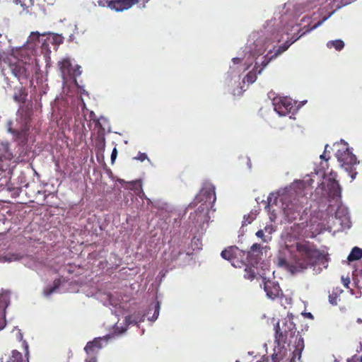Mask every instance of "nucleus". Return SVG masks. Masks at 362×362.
I'll return each instance as SVG.
<instances>
[{
    "label": "nucleus",
    "mask_w": 362,
    "mask_h": 362,
    "mask_svg": "<svg viewBox=\"0 0 362 362\" xmlns=\"http://www.w3.org/2000/svg\"><path fill=\"white\" fill-rule=\"evenodd\" d=\"M329 257L323 251H320L309 242L297 243L296 252L289 262L284 258L279 259V265L285 268L291 274L301 272L315 265L327 267Z\"/></svg>",
    "instance_id": "1"
},
{
    "label": "nucleus",
    "mask_w": 362,
    "mask_h": 362,
    "mask_svg": "<svg viewBox=\"0 0 362 362\" xmlns=\"http://www.w3.org/2000/svg\"><path fill=\"white\" fill-rule=\"evenodd\" d=\"M28 58L20 59L14 54L4 53L0 55V68L2 71L8 69L18 80L28 79L34 71V66Z\"/></svg>",
    "instance_id": "2"
},
{
    "label": "nucleus",
    "mask_w": 362,
    "mask_h": 362,
    "mask_svg": "<svg viewBox=\"0 0 362 362\" xmlns=\"http://www.w3.org/2000/svg\"><path fill=\"white\" fill-rule=\"evenodd\" d=\"M216 199L215 187L212 184L206 182L204 184L199 194L196 196L194 202L189 205V207H194L199 202L213 206Z\"/></svg>",
    "instance_id": "3"
},
{
    "label": "nucleus",
    "mask_w": 362,
    "mask_h": 362,
    "mask_svg": "<svg viewBox=\"0 0 362 362\" xmlns=\"http://www.w3.org/2000/svg\"><path fill=\"white\" fill-rule=\"evenodd\" d=\"M221 257L228 261L235 267H240V264H243V262L238 260V257H243L245 256V252L240 250L236 246H230L221 252Z\"/></svg>",
    "instance_id": "4"
},
{
    "label": "nucleus",
    "mask_w": 362,
    "mask_h": 362,
    "mask_svg": "<svg viewBox=\"0 0 362 362\" xmlns=\"http://www.w3.org/2000/svg\"><path fill=\"white\" fill-rule=\"evenodd\" d=\"M263 247L260 244H253L247 253L248 264L252 267H257L263 261Z\"/></svg>",
    "instance_id": "5"
},
{
    "label": "nucleus",
    "mask_w": 362,
    "mask_h": 362,
    "mask_svg": "<svg viewBox=\"0 0 362 362\" xmlns=\"http://www.w3.org/2000/svg\"><path fill=\"white\" fill-rule=\"evenodd\" d=\"M338 161L346 170H351V167L357 163V158L348 148L344 151L339 150L337 153Z\"/></svg>",
    "instance_id": "6"
},
{
    "label": "nucleus",
    "mask_w": 362,
    "mask_h": 362,
    "mask_svg": "<svg viewBox=\"0 0 362 362\" xmlns=\"http://www.w3.org/2000/svg\"><path fill=\"white\" fill-rule=\"evenodd\" d=\"M337 173L330 172V177L327 180V194L329 198L334 199L341 197V189L336 180Z\"/></svg>",
    "instance_id": "7"
},
{
    "label": "nucleus",
    "mask_w": 362,
    "mask_h": 362,
    "mask_svg": "<svg viewBox=\"0 0 362 362\" xmlns=\"http://www.w3.org/2000/svg\"><path fill=\"white\" fill-rule=\"evenodd\" d=\"M291 44L292 42H286L283 45L278 47L277 49L274 48L272 50H269L264 57V60L261 64L262 67L258 71V74H261L264 68H265L272 59H275L279 54L287 50Z\"/></svg>",
    "instance_id": "8"
},
{
    "label": "nucleus",
    "mask_w": 362,
    "mask_h": 362,
    "mask_svg": "<svg viewBox=\"0 0 362 362\" xmlns=\"http://www.w3.org/2000/svg\"><path fill=\"white\" fill-rule=\"evenodd\" d=\"M149 0H111L108 2V6L116 11H123L132 8L139 3H147Z\"/></svg>",
    "instance_id": "9"
},
{
    "label": "nucleus",
    "mask_w": 362,
    "mask_h": 362,
    "mask_svg": "<svg viewBox=\"0 0 362 362\" xmlns=\"http://www.w3.org/2000/svg\"><path fill=\"white\" fill-rule=\"evenodd\" d=\"M263 281L264 290L269 298L274 300L282 295V291L277 282L266 280L265 279H264Z\"/></svg>",
    "instance_id": "10"
},
{
    "label": "nucleus",
    "mask_w": 362,
    "mask_h": 362,
    "mask_svg": "<svg viewBox=\"0 0 362 362\" xmlns=\"http://www.w3.org/2000/svg\"><path fill=\"white\" fill-rule=\"evenodd\" d=\"M109 338V336L98 337L94 339L92 341L88 342L84 348L85 351L87 354L90 355V356H95V354L103 347L102 342L105 341L107 343Z\"/></svg>",
    "instance_id": "11"
},
{
    "label": "nucleus",
    "mask_w": 362,
    "mask_h": 362,
    "mask_svg": "<svg viewBox=\"0 0 362 362\" xmlns=\"http://www.w3.org/2000/svg\"><path fill=\"white\" fill-rule=\"evenodd\" d=\"M274 110L281 116H285L288 114L293 108L291 102L284 98L279 99V101H274Z\"/></svg>",
    "instance_id": "12"
},
{
    "label": "nucleus",
    "mask_w": 362,
    "mask_h": 362,
    "mask_svg": "<svg viewBox=\"0 0 362 362\" xmlns=\"http://www.w3.org/2000/svg\"><path fill=\"white\" fill-rule=\"evenodd\" d=\"M59 66L63 78L80 76V72L78 74L75 72L76 70H74L72 64L69 59H64L62 61L59 62Z\"/></svg>",
    "instance_id": "13"
},
{
    "label": "nucleus",
    "mask_w": 362,
    "mask_h": 362,
    "mask_svg": "<svg viewBox=\"0 0 362 362\" xmlns=\"http://www.w3.org/2000/svg\"><path fill=\"white\" fill-rule=\"evenodd\" d=\"M288 332L287 330L281 331L279 324L278 323L276 327L275 339L278 344L286 343Z\"/></svg>",
    "instance_id": "14"
},
{
    "label": "nucleus",
    "mask_w": 362,
    "mask_h": 362,
    "mask_svg": "<svg viewBox=\"0 0 362 362\" xmlns=\"http://www.w3.org/2000/svg\"><path fill=\"white\" fill-rule=\"evenodd\" d=\"M362 258V249L358 247H354L352 248L350 254L347 257V260L349 262L359 260Z\"/></svg>",
    "instance_id": "15"
},
{
    "label": "nucleus",
    "mask_w": 362,
    "mask_h": 362,
    "mask_svg": "<svg viewBox=\"0 0 362 362\" xmlns=\"http://www.w3.org/2000/svg\"><path fill=\"white\" fill-rule=\"evenodd\" d=\"M7 362H28V358H27L26 360H24L21 352L17 350H13Z\"/></svg>",
    "instance_id": "16"
},
{
    "label": "nucleus",
    "mask_w": 362,
    "mask_h": 362,
    "mask_svg": "<svg viewBox=\"0 0 362 362\" xmlns=\"http://www.w3.org/2000/svg\"><path fill=\"white\" fill-rule=\"evenodd\" d=\"M22 258V256L17 253H8L4 256H0V262H11L18 261Z\"/></svg>",
    "instance_id": "17"
},
{
    "label": "nucleus",
    "mask_w": 362,
    "mask_h": 362,
    "mask_svg": "<svg viewBox=\"0 0 362 362\" xmlns=\"http://www.w3.org/2000/svg\"><path fill=\"white\" fill-rule=\"evenodd\" d=\"M200 215H201L200 213L194 211V213H191L189 214V218L190 220H192V222H194V223L201 224L206 221L207 216H206V215L200 216Z\"/></svg>",
    "instance_id": "18"
},
{
    "label": "nucleus",
    "mask_w": 362,
    "mask_h": 362,
    "mask_svg": "<svg viewBox=\"0 0 362 362\" xmlns=\"http://www.w3.org/2000/svg\"><path fill=\"white\" fill-rule=\"evenodd\" d=\"M327 47L329 49L334 47L337 51H341L344 47V42L341 40H335L327 42Z\"/></svg>",
    "instance_id": "19"
},
{
    "label": "nucleus",
    "mask_w": 362,
    "mask_h": 362,
    "mask_svg": "<svg viewBox=\"0 0 362 362\" xmlns=\"http://www.w3.org/2000/svg\"><path fill=\"white\" fill-rule=\"evenodd\" d=\"M9 303V295L7 293L0 295V312L5 313L6 308Z\"/></svg>",
    "instance_id": "20"
},
{
    "label": "nucleus",
    "mask_w": 362,
    "mask_h": 362,
    "mask_svg": "<svg viewBox=\"0 0 362 362\" xmlns=\"http://www.w3.org/2000/svg\"><path fill=\"white\" fill-rule=\"evenodd\" d=\"M257 273L252 267L247 266L244 271V278L250 281L255 279Z\"/></svg>",
    "instance_id": "21"
},
{
    "label": "nucleus",
    "mask_w": 362,
    "mask_h": 362,
    "mask_svg": "<svg viewBox=\"0 0 362 362\" xmlns=\"http://www.w3.org/2000/svg\"><path fill=\"white\" fill-rule=\"evenodd\" d=\"M61 285V280L59 279H57L53 282V286L50 288H46L44 290V295L46 296H50L52 293H54Z\"/></svg>",
    "instance_id": "22"
},
{
    "label": "nucleus",
    "mask_w": 362,
    "mask_h": 362,
    "mask_svg": "<svg viewBox=\"0 0 362 362\" xmlns=\"http://www.w3.org/2000/svg\"><path fill=\"white\" fill-rule=\"evenodd\" d=\"M199 204H200V205L198 206L197 209L195 211L200 213L201 214L200 216H204V215L207 216L209 209H211L213 206H208L206 204H204L202 202H199Z\"/></svg>",
    "instance_id": "23"
},
{
    "label": "nucleus",
    "mask_w": 362,
    "mask_h": 362,
    "mask_svg": "<svg viewBox=\"0 0 362 362\" xmlns=\"http://www.w3.org/2000/svg\"><path fill=\"white\" fill-rule=\"evenodd\" d=\"M257 79V74L255 70L250 71L245 77V81L248 83H254Z\"/></svg>",
    "instance_id": "24"
},
{
    "label": "nucleus",
    "mask_w": 362,
    "mask_h": 362,
    "mask_svg": "<svg viewBox=\"0 0 362 362\" xmlns=\"http://www.w3.org/2000/svg\"><path fill=\"white\" fill-rule=\"evenodd\" d=\"M320 158L322 160H325L324 162H322L320 163V170L325 171L326 169L328 168L327 161L329 160V158H326V157H325V151L320 156ZM324 174L325 175V172H324Z\"/></svg>",
    "instance_id": "25"
},
{
    "label": "nucleus",
    "mask_w": 362,
    "mask_h": 362,
    "mask_svg": "<svg viewBox=\"0 0 362 362\" xmlns=\"http://www.w3.org/2000/svg\"><path fill=\"white\" fill-rule=\"evenodd\" d=\"M337 298L338 295L334 291L329 295V302L333 305H337Z\"/></svg>",
    "instance_id": "26"
},
{
    "label": "nucleus",
    "mask_w": 362,
    "mask_h": 362,
    "mask_svg": "<svg viewBox=\"0 0 362 362\" xmlns=\"http://www.w3.org/2000/svg\"><path fill=\"white\" fill-rule=\"evenodd\" d=\"M147 158V155L145 153L141 152H139L138 155L134 158V160H140L141 162L144 161Z\"/></svg>",
    "instance_id": "27"
},
{
    "label": "nucleus",
    "mask_w": 362,
    "mask_h": 362,
    "mask_svg": "<svg viewBox=\"0 0 362 362\" xmlns=\"http://www.w3.org/2000/svg\"><path fill=\"white\" fill-rule=\"evenodd\" d=\"M6 325L5 313L0 312V330Z\"/></svg>",
    "instance_id": "28"
},
{
    "label": "nucleus",
    "mask_w": 362,
    "mask_h": 362,
    "mask_svg": "<svg viewBox=\"0 0 362 362\" xmlns=\"http://www.w3.org/2000/svg\"><path fill=\"white\" fill-rule=\"evenodd\" d=\"M130 189H136L137 187L141 188V183L139 180H135L129 182Z\"/></svg>",
    "instance_id": "29"
},
{
    "label": "nucleus",
    "mask_w": 362,
    "mask_h": 362,
    "mask_svg": "<svg viewBox=\"0 0 362 362\" xmlns=\"http://www.w3.org/2000/svg\"><path fill=\"white\" fill-rule=\"evenodd\" d=\"M159 309H160V305L158 303H157L156 305H155V311H154V313H153V315L152 317V320H156L159 315Z\"/></svg>",
    "instance_id": "30"
},
{
    "label": "nucleus",
    "mask_w": 362,
    "mask_h": 362,
    "mask_svg": "<svg viewBox=\"0 0 362 362\" xmlns=\"http://www.w3.org/2000/svg\"><path fill=\"white\" fill-rule=\"evenodd\" d=\"M159 309H160V305L158 303H157L156 305H155V311H154V313H153V315L152 317V320H156L159 315Z\"/></svg>",
    "instance_id": "31"
},
{
    "label": "nucleus",
    "mask_w": 362,
    "mask_h": 362,
    "mask_svg": "<svg viewBox=\"0 0 362 362\" xmlns=\"http://www.w3.org/2000/svg\"><path fill=\"white\" fill-rule=\"evenodd\" d=\"M347 362H362V356L354 355L351 358L349 359Z\"/></svg>",
    "instance_id": "32"
},
{
    "label": "nucleus",
    "mask_w": 362,
    "mask_h": 362,
    "mask_svg": "<svg viewBox=\"0 0 362 362\" xmlns=\"http://www.w3.org/2000/svg\"><path fill=\"white\" fill-rule=\"evenodd\" d=\"M327 19V17H324L322 20L319 21L317 23H315L314 25L312 26L310 30H314L321 25Z\"/></svg>",
    "instance_id": "33"
},
{
    "label": "nucleus",
    "mask_w": 362,
    "mask_h": 362,
    "mask_svg": "<svg viewBox=\"0 0 362 362\" xmlns=\"http://www.w3.org/2000/svg\"><path fill=\"white\" fill-rule=\"evenodd\" d=\"M117 150L116 148H114L112 151V153H111V162L112 163H114L116 158H117Z\"/></svg>",
    "instance_id": "34"
},
{
    "label": "nucleus",
    "mask_w": 362,
    "mask_h": 362,
    "mask_svg": "<svg viewBox=\"0 0 362 362\" xmlns=\"http://www.w3.org/2000/svg\"><path fill=\"white\" fill-rule=\"evenodd\" d=\"M341 281L344 287L349 288V284H350V279L349 277L341 276Z\"/></svg>",
    "instance_id": "35"
},
{
    "label": "nucleus",
    "mask_w": 362,
    "mask_h": 362,
    "mask_svg": "<svg viewBox=\"0 0 362 362\" xmlns=\"http://www.w3.org/2000/svg\"><path fill=\"white\" fill-rule=\"evenodd\" d=\"M86 362H97L95 356H90L89 358L86 359Z\"/></svg>",
    "instance_id": "36"
},
{
    "label": "nucleus",
    "mask_w": 362,
    "mask_h": 362,
    "mask_svg": "<svg viewBox=\"0 0 362 362\" xmlns=\"http://www.w3.org/2000/svg\"><path fill=\"white\" fill-rule=\"evenodd\" d=\"M256 235H257L258 238H263V237L264 236V231H263L262 230H259L256 233Z\"/></svg>",
    "instance_id": "37"
},
{
    "label": "nucleus",
    "mask_w": 362,
    "mask_h": 362,
    "mask_svg": "<svg viewBox=\"0 0 362 362\" xmlns=\"http://www.w3.org/2000/svg\"><path fill=\"white\" fill-rule=\"evenodd\" d=\"M23 344L25 347V355L28 356V345L25 341H23Z\"/></svg>",
    "instance_id": "38"
},
{
    "label": "nucleus",
    "mask_w": 362,
    "mask_h": 362,
    "mask_svg": "<svg viewBox=\"0 0 362 362\" xmlns=\"http://www.w3.org/2000/svg\"><path fill=\"white\" fill-rule=\"evenodd\" d=\"M17 339L19 340V341H22L23 340V334L21 332V331L19 330L17 333Z\"/></svg>",
    "instance_id": "39"
},
{
    "label": "nucleus",
    "mask_w": 362,
    "mask_h": 362,
    "mask_svg": "<svg viewBox=\"0 0 362 362\" xmlns=\"http://www.w3.org/2000/svg\"><path fill=\"white\" fill-rule=\"evenodd\" d=\"M233 62L235 64H238V63H240L241 62V59L238 58V57H235V58H233Z\"/></svg>",
    "instance_id": "40"
},
{
    "label": "nucleus",
    "mask_w": 362,
    "mask_h": 362,
    "mask_svg": "<svg viewBox=\"0 0 362 362\" xmlns=\"http://www.w3.org/2000/svg\"><path fill=\"white\" fill-rule=\"evenodd\" d=\"M39 37H40V34L38 33H33L32 36H30V37H35L37 40L39 39Z\"/></svg>",
    "instance_id": "41"
},
{
    "label": "nucleus",
    "mask_w": 362,
    "mask_h": 362,
    "mask_svg": "<svg viewBox=\"0 0 362 362\" xmlns=\"http://www.w3.org/2000/svg\"><path fill=\"white\" fill-rule=\"evenodd\" d=\"M131 318H132V317H130V316L126 317L125 320H126L127 323H128V324L132 323V322L131 321Z\"/></svg>",
    "instance_id": "42"
},
{
    "label": "nucleus",
    "mask_w": 362,
    "mask_h": 362,
    "mask_svg": "<svg viewBox=\"0 0 362 362\" xmlns=\"http://www.w3.org/2000/svg\"><path fill=\"white\" fill-rule=\"evenodd\" d=\"M81 66H78L76 69H74V70H76L75 72L76 74H78L80 72V74H81V71H80Z\"/></svg>",
    "instance_id": "43"
},
{
    "label": "nucleus",
    "mask_w": 362,
    "mask_h": 362,
    "mask_svg": "<svg viewBox=\"0 0 362 362\" xmlns=\"http://www.w3.org/2000/svg\"><path fill=\"white\" fill-rule=\"evenodd\" d=\"M296 354L294 352L293 353V356L292 357V358L291 359L290 362H295V358H296Z\"/></svg>",
    "instance_id": "44"
},
{
    "label": "nucleus",
    "mask_w": 362,
    "mask_h": 362,
    "mask_svg": "<svg viewBox=\"0 0 362 362\" xmlns=\"http://www.w3.org/2000/svg\"><path fill=\"white\" fill-rule=\"evenodd\" d=\"M274 38H275V41H276V42H280V40H281V38L278 37L277 36H276Z\"/></svg>",
    "instance_id": "45"
},
{
    "label": "nucleus",
    "mask_w": 362,
    "mask_h": 362,
    "mask_svg": "<svg viewBox=\"0 0 362 362\" xmlns=\"http://www.w3.org/2000/svg\"><path fill=\"white\" fill-rule=\"evenodd\" d=\"M357 322H359V323H361V322H362V320H361V319L358 318V319L357 320Z\"/></svg>",
    "instance_id": "46"
},
{
    "label": "nucleus",
    "mask_w": 362,
    "mask_h": 362,
    "mask_svg": "<svg viewBox=\"0 0 362 362\" xmlns=\"http://www.w3.org/2000/svg\"><path fill=\"white\" fill-rule=\"evenodd\" d=\"M298 355V359L300 358V354L299 353L297 354Z\"/></svg>",
    "instance_id": "47"
},
{
    "label": "nucleus",
    "mask_w": 362,
    "mask_h": 362,
    "mask_svg": "<svg viewBox=\"0 0 362 362\" xmlns=\"http://www.w3.org/2000/svg\"><path fill=\"white\" fill-rule=\"evenodd\" d=\"M327 146H328V144H326V146H325V149L327 148Z\"/></svg>",
    "instance_id": "48"
},
{
    "label": "nucleus",
    "mask_w": 362,
    "mask_h": 362,
    "mask_svg": "<svg viewBox=\"0 0 362 362\" xmlns=\"http://www.w3.org/2000/svg\"><path fill=\"white\" fill-rule=\"evenodd\" d=\"M361 276H362V269H361Z\"/></svg>",
    "instance_id": "49"
},
{
    "label": "nucleus",
    "mask_w": 362,
    "mask_h": 362,
    "mask_svg": "<svg viewBox=\"0 0 362 362\" xmlns=\"http://www.w3.org/2000/svg\"><path fill=\"white\" fill-rule=\"evenodd\" d=\"M0 36H1V35L0 34Z\"/></svg>",
    "instance_id": "50"
}]
</instances>
